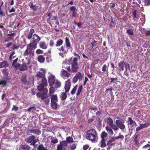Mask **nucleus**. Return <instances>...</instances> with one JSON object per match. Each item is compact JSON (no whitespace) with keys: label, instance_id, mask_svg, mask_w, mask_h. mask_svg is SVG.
Instances as JSON below:
<instances>
[{"label":"nucleus","instance_id":"47","mask_svg":"<svg viewBox=\"0 0 150 150\" xmlns=\"http://www.w3.org/2000/svg\"><path fill=\"white\" fill-rule=\"evenodd\" d=\"M19 47L20 46L19 45L16 44H13V45L12 49L14 50L15 49H18Z\"/></svg>","mask_w":150,"mask_h":150},{"label":"nucleus","instance_id":"2","mask_svg":"<svg viewBox=\"0 0 150 150\" xmlns=\"http://www.w3.org/2000/svg\"><path fill=\"white\" fill-rule=\"evenodd\" d=\"M65 45L61 46L58 49V50L60 52L59 53V54L62 57H64V54H67L68 52L69 49L71 47L69 38L67 37H66L65 38Z\"/></svg>","mask_w":150,"mask_h":150},{"label":"nucleus","instance_id":"52","mask_svg":"<svg viewBox=\"0 0 150 150\" xmlns=\"http://www.w3.org/2000/svg\"><path fill=\"white\" fill-rule=\"evenodd\" d=\"M64 148L62 147V146L60 144H58L57 146V150H64Z\"/></svg>","mask_w":150,"mask_h":150},{"label":"nucleus","instance_id":"21","mask_svg":"<svg viewBox=\"0 0 150 150\" xmlns=\"http://www.w3.org/2000/svg\"><path fill=\"white\" fill-rule=\"evenodd\" d=\"M63 43V40L61 39H59L57 41L55 46L56 47H59L62 45Z\"/></svg>","mask_w":150,"mask_h":150},{"label":"nucleus","instance_id":"49","mask_svg":"<svg viewBox=\"0 0 150 150\" xmlns=\"http://www.w3.org/2000/svg\"><path fill=\"white\" fill-rule=\"evenodd\" d=\"M128 120L129 122V124L130 125H132L134 123H136V122L134 121L131 117H129L128 118Z\"/></svg>","mask_w":150,"mask_h":150},{"label":"nucleus","instance_id":"3","mask_svg":"<svg viewBox=\"0 0 150 150\" xmlns=\"http://www.w3.org/2000/svg\"><path fill=\"white\" fill-rule=\"evenodd\" d=\"M98 134L96 131L94 129H90L86 132V138L93 143H95L98 139Z\"/></svg>","mask_w":150,"mask_h":150},{"label":"nucleus","instance_id":"42","mask_svg":"<svg viewBox=\"0 0 150 150\" xmlns=\"http://www.w3.org/2000/svg\"><path fill=\"white\" fill-rule=\"evenodd\" d=\"M38 150H47L46 148H45L43 147V145L42 144L39 145L38 149Z\"/></svg>","mask_w":150,"mask_h":150},{"label":"nucleus","instance_id":"4","mask_svg":"<svg viewBox=\"0 0 150 150\" xmlns=\"http://www.w3.org/2000/svg\"><path fill=\"white\" fill-rule=\"evenodd\" d=\"M31 44H28L27 45V49L23 53L24 56L30 59L34 56V50L36 48Z\"/></svg>","mask_w":150,"mask_h":150},{"label":"nucleus","instance_id":"31","mask_svg":"<svg viewBox=\"0 0 150 150\" xmlns=\"http://www.w3.org/2000/svg\"><path fill=\"white\" fill-rule=\"evenodd\" d=\"M115 140V139L114 137H112L107 142V145L109 146L110 145H112V142H114Z\"/></svg>","mask_w":150,"mask_h":150},{"label":"nucleus","instance_id":"48","mask_svg":"<svg viewBox=\"0 0 150 150\" xmlns=\"http://www.w3.org/2000/svg\"><path fill=\"white\" fill-rule=\"evenodd\" d=\"M54 40H51L49 42V46L51 47H53L54 45Z\"/></svg>","mask_w":150,"mask_h":150},{"label":"nucleus","instance_id":"34","mask_svg":"<svg viewBox=\"0 0 150 150\" xmlns=\"http://www.w3.org/2000/svg\"><path fill=\"white\" fill-rule=\"evenodd\" d=\"M57 102L51 103V105L52 108L54 109H56L57 107Z\"/></svg>","mask_w":150,"mask_h":150},{"label":"nucleus","instance_id":"41","mask_svg":"<svg viewBox=\"0 0 150 150\" xmlns=\"http://www.w3.org/2000/svg\"><path fill=\"white\" fill-rule=\"evenodd\" d=\"M65 85L67 86L70 87L71 86V81L70 79H68L66 81H65Z\"/></svg>","mask_w":150,"mask_h":150},{"label":"nucleus","instance_id":"50","mask_svg":"<svg viewBox=\"0 0 150 150\" xmlns=\"http://www.w3.org/2000/svg\"><path fill=\"white\" fill-rule=\"evenodd\" d=\"M44 56H45V58L46 59V60L47 62H49L51 61V57L50 55L46 56V55H44Z\"/></svg>","mask_w":150,"mask_h":150},{"label":"nucleus","instance_id":"17","mask_svg":"<svg viewBox=\"0 0 150 150\" xmlns=\"http://www.w3.org/2000/svg\"><path fill=\"white\" fill-rule=\"evenodd\" d=\"M18 59V58L17 57L14 60L12 64V66L16 69L18 67H19L20 65V64L19 63H17Z\"/></svg>","mask_w":150,"mask_h":150},{"label":"nucleus","instance_id":"29","mask_svg":"<svg viewBox=\"0 0 150 150\" xmlns=\"http://www.w3.org/2000/svg\"><path fill=\"white\" fill-rule=\"evenodd\" d=\"M64 149H65L67 146V143L66 141H62L60 142V143Z\"/></svg>","mask_w":150,"mask_h":150},{"label":"nucleus","instance_id":"57","mask_svg":"<svg viewBox=\"0 0 150 150\" xmlns=\"http://www.w3.org/2000/svg\"><path fill=\"white\" fill-rule=\"evenodd\" d=\"M58 140L57 139H54V138H52L51 141V142L54 144H56L58 142Z\"/></svg>","mask_w":150,"mask_h":150},{"label":"nucleus","instance_id":"16","mask_svg":"<svg viewBox=\"0 0 150 150\" xmlns=\"http://www.w3.org/2000/svg\"><path fill=\"white\" fill-rule=\"evenodd\" d=\"M10 80V78H8V76H6L4 78V80L3 79L0 81V85L1 84L5 86L7 84V80Z\"/></svg>","mask_w":150,"mask_h":150},{"label":"nucleus","instance_id":"54","mask_svg":"<svg viewBox=\"0 0 150 150\" xmlns=\"http://www.w3.org/2000/svg\"><path fill=\"white\" fill-rule=\"evenodd\" d=\"M114 138L115 139V140L119 139H121L122 140L124 138V137L123 135H119L118 136L115 137Z\"/></svg>","mask_w":150,"mask_h":150},{"label":"nucleus","instance_id":"39","mask_svg":"<svg viewBox=\"0 0 150 150\" xmlns=\"http://www.w3.org/2000/svg\"><path fill=\"white\" fill-rule=\"evenodd\" d=\"M54 91H55L54 87H52V86H51V87L49 89V95L50 96H52V95L53 94Z\"/></svg>","mask_w":150,"mask_h":150},{"label":"nucleus","instance_id":"37","mask_svg":"<svg viewBox=\"0 0 150 150\" xmlns=\"http://www.w3.org/2000/svg\"><path fill=\"white\" fill-rule=\"evenodd\" d=\"M82 88L83 87L82 85H81L79 87L77 90V92L76 93V95L77 96L79 95L80 94L81 92L82 91Z\"/></svg>","mask_w":150,"mask_h":150},{"label":"nucleus","instance_id":"44","mask_svg":"<svg viewBox=\"0 0 150 150\" xmlns=\"http://www.w3.org/2000/svg\"><path fill=\"white\" fill-rule=\"evenodd\" d=\"M126 32L129 35H132L134 34V33L133 32V30H132V29H127V30Z\"/></svg>","mask_w":150,"mask_h":150},{"label":"nucleus","instance_id":"40","mask_svg":"<svg viewBox=\"0 0 150 150\" xmlns=\"http://www.w3.org/2000/svg\"><path fill=\"white\" fill-rule=\"evenodd\" d=\"M66 140L67 142L68 143H69L71 142H73V138L70 136L67 137L66 139Z\"/></svg>","mask_w":150,"mask_h":150},{"label":"nucleus","instance_id":"10","mask_svg":"<svg viewBox=\"0 0 150 150\" xmlns=\"http://www.w3.org/2000/svg\"><path fill=\"white\" fill-rule=\"evenodd\" d=\"M41 131L39 129L35 128L33 129H28L26 131L28 134L30 135L31 134L33 133L35 134L39 135L41 133Z\"/></svg>","mask_w":150,"mask_h":150},{"label":"nucleus","instance_id":"18","mask_svg":"<svg viewBox=\"0 0 150 150\" xmlns=\"http://www.w3.org/2000/svg\"><path fill=\"white\" fill-rule=\"evenodd\" d=\"M9 64L7 61H4L2 62H0V68L8 67Z\"/></svg>","mask_w":150,"mask_h":150},{"label":"nucleus","instance_id":"28","mask_svg":"<svg viewBox=\"0 0 150 150\" xmlns=\"http://www.w3.org/2000/svg\"><path fill=\"white\" fill-rule=\"evenodd\" d=\"M54 87L56 88H59L61 86V83L59 81L56 80L54 83Z\"/></svg>","mask_w":150,"mask_h":150},{"label":"nucleus","instance_id":"14","mask_svg":"<svg viewBox=\"0 0 150 150\" xmlns=\"http://www.w3.org/2000/svg\"><path fill=\"white\" fill-rule=\"evenodd\" d=\"M16 69H18L20 71H24L27 69L28 67L26 64L25 62H23L21 66L20 65L19 67H18L17 68H16Z\"/></svg>","mask_w":150,"mask_h":150},{"label":"nucleus","instance_id":"24","mask_svg":"<svg viewBox=\"0 0 150 150\" xmlns=\"http://www.w3.org/2000/svg\"><path fill=\"white\" fill-rule=\"evenodd\" d=\"M106 130L107 132L110 134L112 135L113 134L114 132L112 129L111 127L108 126H107L105 127Z\"/></svg>","mask_w":150,"mask_h":150},{"label":"nucleus","instance_id":"45","mask_svg":"<svg viewBox=\"0 0 150 150\" xmlns=\"http://www.w3.org/2000/svg\"><path fill=\"white\" fill-rule=\"evenodd\" d=\"M77 86L78 85H77L72 90L71 92V95H73L75 93L77 89Z\"/></svg>","mask_w":150,"mask_h":150},{"label":"nucleus","instance_id":"60","mask_svg":"<svg viewBox=\"0 0 150 150\" xmlns=\"http://www.w3.org/2000/svg\"><path fill=\"white\" fill-rule=\"evenodd\" d=\"M36 53L37 54H42L43 53V51L40 49H38L36 50Z\"/></svg>","mask_w":150,"mask_h":150},{"label":"nucleus","instance_id":"56","mask_svg":"<svg viewBox=\"0 0 150 150\" xmlns=\"http://www.w3.org/2000/svg\"><path fill=\"white\" fill-rule=\"evenodd\" d=\"M74 23L77 25L79 28H81L82 24L81 22L79 21L78 23H77V22L74 21Z\"/></svg>","mask_w":150,"mask_h":150},{"label":"nucleus","instance_id":"19","mask_svg":"<svg viewBox=\"0 0 150 150\" xmlns=\"http://www.w3.org/2000/svg\"><path fill=\"white\" fill-rule=\"evenodd\" d=\"M105 121L110 126L113 124V120L110 117H108L105 119Z\"/></svg>","mask_w":150,"mask_h":150},{"label":"nucleus","instance_id":"58","mask_svg":"<svg viewBox=\"0 0 150 150\" xmlns=\"http://www.w3.org/2000/svg\"><path fill=\"white\" fill-rule=\"evenodd\" d=\"M8 37L5 40V42H8L13 39V38L11 37Z\"/></svg>","mask_w":150,"mask_h":150},{"label":"nucleus","instance_id":"32","mask_svg":"<svg viewBox=\"0 0 150 150\" xmlns=\"http://www.w3.org/2000/svg\"><path fill=\"white\" fill-rule=\"evenodd\" d=\"M132 17H133L134 18H136V19H139V16H137V11L135 10L134 9L133 10V13L132 15Z\"/></svg>","mask_w":150,"mask_h":150},{"label":"nucleus","instance_id":"62","mask_svg":"<svg viewBox=\"0 0 150 150\" xmlns=\"http://www.w3.org/2000/svg\"><path fill=\"white\" fill-rule=\"evenodd\" d=\"M70 11H72V12L73 11H76V9L75 6H72L70 8Z\"/></svg>","mask_w":150,"mask_h":150},{"label":"nucleus","instance_id":"33","mask_svg":"<svg viewBox=\"0 0 150 150\" xmlns=\"http://www.w3.org/2000/svg\"><path fill=\"white\" fill-rule=\"evenodd\" d=\"M108 136V134L105 131H103L101 134V139H105Z\"/></svg>","mask_w":150,"mask_h":150},{"label":"nucleus","instance_id":"23","mask_svg":"<svg viewBox=\"0 0 150 150\" xmlns=\"http://www.w3.org/2000/svg\"><path fill=\"white\" fill-rule=\"evenodd\" d=\"M105 139H101L100 142V146L101 148L105 147L106 146V144L105 142Z\"/></svg>","mask_w":150,"mask_h":150},{"label":"nucleus","instance_id":"7","mask_svg":"<svg viewBox=\"0 0 150 150\" xmlns=\"http://www.w3.org/2000/svg\"><path fill=\"white\" fill-rule=\"evenodd\" d=\"M25 140L27 143H30V145L34 146L35 148V144L37 141L34 135H32L26 139Z\"/></svg>","mask_w":150,"mask_h":150},{"label":"nucleus","instance_id":"51","mask_svg":"<svg viewBox=\"0 0 150 150\" xmlns=\"http://www.w3.org/2000/svg\"><path fill=\"white\" fill-rule=\"evenodd\" d=\"M8 70L7 69H4L2 70V72L3 74L5 76H8Z\"/></svg>","mask_w":150,"mask_h":150},{"label":"nucleus","instance_id":"26","mask_svg":"<svg viewBox=\"0 0 150 150\" xmlns=\"http://www.w3.org/2000/svg\"><path fill=\"white\" fill-rule=\"evenodd\" d=\"M65 92H62L60 95V97L62 100H65L67 98V94Z\"/></svg>","mask_w":150,"mask_h":150},{"label":"nucleus","instance_id":"13","mask_svg":"<svg viewBox=\"0 0 150 150\" xmlns=\"http://www.w3.org/2000/svg\"><path fill=\"white\" fill-rule=\"evenodd\" d=\"M27 75L26 74H23L21 78V82L26 85H28L29 83V82L27 81Z\"/></svg>","mask_w":150,"mask_h":150},{"label":"nucleus","instance_id":"30","mask_svg":"<svg viewBox=\"0 0 150 150\" xmlns=\"http://www.w3.org/2000/svg\"><path fill=\"white\" fill-rule=\"evenodd\" d=\"M47 16L49 17V18L47 19V21L48 23L49 24V25L52 27V24L50 22V16H51L52 14L51 13V12L47 13Z\"/></svg>","mask_w":150,"mask_h":150},{"label":"nucleus","instance_id":"46","mask_svg":"<svg viewBox=\"0 0 150 150\" xmlns=\"http://www.w3.org/2000/svg\"><path fill=\"white\" fill-rule=\"evenodd\" d=\"M48 98V96H47V97H46V98H45L44 99H43V100L45 99L44 101V103L45 104L47 105L48 104V103H49L50 102V99H47ZM42 100H43V99H42Z\"/></svg>","mask_w":150,"mask_h":150},{"label":"nucleus","instance_id":"64","mask_svg":"<svg viewBox=\"0 0 150 150\" xmlns=\"http://www.w3.org/2000/svg\"><path fill=\"white\" fill-rule=\"evenodd\" d=\"M70 87L68 86H65V85L64 86V89L65 90V92H67L69 91L70 89Z\"/></svg>","mask_w":150,"mask_h":150},{"label":"nucleus","instance_id":"12","mask_svg":"<svg viewBox=\"0 0 150 150\" xmlns=\"http://www.w3.org/2000/svg\"><path fill=\"white\" fill-rule=\"evenodd\" d=\"M60 75L64 79H67L70 76V73L64 69L62 70Z\"/></svg>","mask_w":150,"mask_h":150},{"label":"nucleus","instance_id":"5","mask_svg":"<svg viewBox=\"0 0 150 150\" xmlns=\"http://www.w3.org/2000/svg\"><path fill=\"white\" fill-rule=\"evenodd\" d=\"M77 60V58L74 57L71 61V72H76L79 69Z\"/></svg>","mask_w":150,"mask_h":150},{"label":"nucleus","instance_id":"43","mask_svg":"<svg viewBox=\"0 0 150 150\" xmlns=\"http://www.w3.org/2000/svg\"><path fill=\"white\" fill-rule=\"evenodd\" d=\"M76 147V144L75 143H73L71 144L70 146L71 150H74L75 149Z\"/></svg>","mask_w":150,"mask_h":150},{"label":"nucleus","instance_id":"38","mask_svg":"<svg viewBox=\"0 0 150 150\" xmlns=\"http://www.w3.org/2000/svg\"><path fill=\"white\" fill-rule=\"evenodd\" d=\"M111 128L115 131H116L119 130V128L117 125L112 124L110 126Z\"/></svg>","mask_w":150,"mask_h":150},{"label":"nucleus","instance_id":"6","mask_svg":"<svg viewBox=\"0 0 150 150\" xmlns=\"http://www.w3.org/2000/svg\"><path fill=\"white\" fill-rule=\"evenodd\" d=\"M32 40L29 44L37 47V44L41 40V38L37 34H34L33 35Z\"/></svg>","mask_w":150,"mask_h":150},{"label":"nucleus","instance_id":"20","mask_svg":"<svg viewBox=\"0 0 150 150\" xmlns=\"http://www.w3.org/2000/svg\"><path fill=\"white\" fill-rule=\"evenodd\" d=\"M39 45L40 47L42 49H45L47 48V45L44 41L40 42L39 44Z\"/></svg>","mask_w":150,"mask_h":150},{"label":"nucleus","instance_id":"61","mask_svg":"<svg viewBox=\"0 0 150 150\" xmlns=\"http://www.w3.org/2000/svg\"><path fill=\"white\" fill-rule=\"evenodd\" d=\"M110 80V83H115V81H116L117 80V78H111Z\"/></svg>","mask_w":150,"mask_h":150},{"label":"nucleus","instance_id":"35","mask_svg":"<svg viewBox=\"0 0 150 150\" xmlns=\"http://www.w3.org/2000/svg\"><path fill=\"white\" fill-rule=\"evenodd\" d=\"M0 15L1 16H4V13L3 11H2L1 9V6L4 4V2L3 1H1L0 3Z\"/></svg>","mask_w":150,"mask_h":150},{"label":"nucleus","instance_id":"53","mask_svg":"<svg viewBox=\"0 0 150 150\" xmlns=\"http://www.w3.org/2000/svg\"><path fill=\"white\" fill-rule=\"evenodd\" d=\"M144 4L145 6H149L150 5V0H144Z\"/></svg>","mask_w":150,"mask_h":150},{"label":"nucleus","instance_id":"55","mask_svg":"<svg viewBox=\"0 0 150 150\" xmlns=\"http://www.w3.org/2000/svg\"><path fill=\"white\" fill-rule=\"evenodd\" d=\"M108 68L107 67L106 64H104L102 68V71H103L105 72L108 71Z\"/></svg>","mask_w":150,"mask_h":150},{"label":"nucleus","instance_id":"59","mask_svg":"<svg viewBox=\"0 0 150 150\" xmlns=\"http://www.w3.org/2000/svg\"><path fill=\"white\" fill-rule=\"evenodd\" d=\"M18 108L17 106L13 105V107L12 109V110L16 111L18 110Z\"/></svg>","mask_w":150,"mask_h":150},{"label":"nucleus","instance_id":"9","mask_svg":"<svg viewBox=\"0 0 150 150\" xmlns=\"http://www.w3.org/2000/svg\"><path fill=\"white\" fill-rule=\"evenodd\" d=\"M82 77L83 76L81 73L80 72H78L74 76L72 79V83L75 84L77 81L78 80H79V81L82 80Z\"/></svg>","mask_w":150,"mask_h":150},{"label":"nucleus","instance_id":"63","mask_svg":"<svg viewBox=\"0 0 150 150\" xmlns=\"http://www.w3.org/2000/svg\"><path fill=\"white\" fill-rule=\"evenodd\" d=\"M97 42V41L95 40H94L93 41L91 42V43L92 46V48H93L94 47L96 46V43Z\"/></svg>","mask_w":150,"mask_h":150},{"label":"nucleus","instance_id":"27","mask_svg":"<svg viewBox=\"0 0 150 150\" xmlns=\"http://www.w3.org/2000/svg\"><path fill=\"white\" fill-rule=\"evenodd\" d=\"M51 96V102H57V95H52Z\"/></svg>","mask_w":150,"mask_h":150},{"label":"nucleus","instance_id":"15","mask_svg":"<svg viewBox=\"0 0 150 150\" xmlns=\"http://www.w3.org/2000/svg\"><path fill=\"white\" fill-rule=\"evenodd\" d=\"M125 65V63L124 61H121L118 64L119 71H123L124 70V67Z\"/></svg>","mask_w":150,"mask_h":150},{"label":"nucleus","instance_id":"25","mask_svg":"<svg viewBox=\"0 0 150 150\" xmlns=\"http://www.w3.org/2000/svg\"><path fill=\"white\" fill-rule=\"evenodd\" d=\"M20 146L21 149L23 150H29L30 148V147L28 145L26 144H22Z\"/></svg>","mask_w":150,"mask_h":150},{"label":"nucleus","instance_id":"36","mask_svg":"<svg viewBox=\"0 0 150 150\" xmlns=\"http://www.w3.org/2000/svg\"><path fill=\"white\" fill-rule=\"evenodd\" d=\"M141 124L142 126V128H144L149 127L150 125V122H148L144 124Z\"/></svg>","mask_w":150,"mask_h":150},{"label":"nucleus","instance_id":"1","mask_svg":"<svg viewBox=\"0 0 150 150\" xmlns=\"http://www.w3.org/2000/svg\"><path fill=\"white\" fill-rule=\"evenodd\" d=\"M40 71L38 72L36 75L38 79L40 78L41 79V83L38 87V89L39 92H38L36 95L38 97L43 99L46 98L48 92L47 89L45 88L47 85V83L45 77L46 72L45 70L41 69Z\"/></svg>","mask_w":150,"mask_h":150},{"label":"nucleus","instance_id":"22","mask_svg":"<svg viewBox=\"0 0 150 150\" xmlns=\"http://www.w3.org/2000/svg\"><path fill=\"white\" fill-rule=\"evenodd\" d=\"M38 60L40 63H43L45 61V57L44 55H40L38 56Z\"/></svg>","mask_w":150,"mask_h":150},{"label":"nucleus","instance_id":"11","mask_svg":"<svg viewBox=\"0 0 150 150\" xmlns=\"http://www.w3.org/2000/svg\"><path fill=\"white\" fill-rule=\"evenodd\" d=\"M48 81L49 86H52L54 84L55 81V76L52 74L48 76Z\"/></svg>","mask_w":150,"mask_h":150},{"label":"nucleus","instance_id":"8","mask_svg":"<svg viewBox=\"0 0 150 150\" xmlns=\"http://www.w3.org/2000/svg\"><path fill=\"white\" fill-rule=\"evenodd\" d=\"M117 118L119 120H116L115 123L116 125L121 130H123L125 129L126 126L124 124V120L119 117H117Z\"/></svg>","mask_w":150,"mask_h":150}]
</instances>
